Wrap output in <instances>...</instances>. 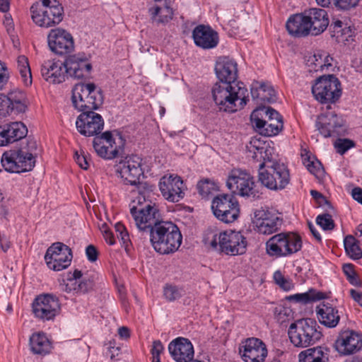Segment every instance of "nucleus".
I'll return each mask as SVG.
<instances>
[{"mask_svg":"<svg viewBox=\"0 0 362 362\" xmlns=\"http://www.w3.org/2000/svg\"><path fill=\"white\" fill-rule=\"evenodd\" d=\"M132 216L136 228L149 233L154 250L162 255L173 253L182 243V235L177 226L168 221H160L156 206L148 205L146 209L133 207Z\"/></svg>","mask_w":362,"mask_h":362,"instance_id":"f257e3e1","label":"nucleus"},{"mask_svg":"<svg viewBox=\"0 0 362 362\" xmlns=\"http://www.w3.org/2000/svg\"><path fill=\"white\" fill-rule=\"evenodd\" d=\"M92 65L83 53L69 55L64 62H45L42 66L41 74L47 82L53 84L64 82L66 77L83 78L90 73Z\"/></svg>","mask_w":362,"mask_h":362,"instance_id":"f03ea898","label":"nucleus"},{"mask_svg":"<svg viewBox=\"0 0 362 362\" xmlns=\"http://www.w3.org/2000/svg\"><path fill=\"white\" fill-rule=\"evenodd\" d=\"M125 141L120 134H118V146L115 147L102 144L101 138L96 136L93 139V148L98 155L105 159L115 158H124L121 160L116 168V173L119 177L125 181H136L140 179L144 173L141 168V159L134 156H127L124 152Z\"/></svg>","mask_w":362,"mask_h":362,"instance_id":"7ed1b4c3","label":"nucleus"},{"mask_svg":"<svg viewBox=\"0 0 362 362\" xmlns=\"http://www.w3.org/2000/svg\"><path fill=\"white\" fill-rule=\"evenodd\" d=\"M247 89L239 84L216 83L211 90L213 100L220 111L235 112L248 101Z\"/></svg>","mask_w":362,"mask_h":362,"instance_id":"20e7f679","label":"nucleus"},{"mask_svg":"<svg viewBox=\"0 0 362 362\" xmlns=\"http://www.w3.org/2000/svg\"><path fill=\"white\" fill-rule=\"evenodd\" d=\"M288 334L292 344L298 348L312 346L322 337L320 327L311 318L301 319L291 323Z\"/></svg>","mask_w":362,"mask_h":362,"instance_id":"39448f33","label":"nucleus"},{"mask_svg":"<svg viewBox=\"0 0 362 362\" xmlns=\"http://www.w3.org/2000/svg\"><path fill=\"white\" fill-rule=\"evenodd\" d=\"M31 18L40 27L49 28L60 23L64 17V8L57 0H41L30 7Z\"/></svg>","mask_w":362,"mask_h":362,"instance_id":"423d86ee","label":"nucleus"},{"mask_svg":"<svg viewBox=\"0 0 362 362\" xmlns=\"http://www.w3.org/2000/svg\"><path fill=\"white\" fill-rule=\"evenodd\" d=\"M251 121L260 134L265 136L278 134L283 129V118L270 107L260 106L253 110Z\"/></svg>","mask_w":362,"mask_h":362,"instance_id":"0eeeda50","label":"nucleus"},{"mask_svg":"<svg viewBox=\"0 0 362 362\" xmlns=\"http://www.w3.org/2000/svg\"><path fill=\"white\" fill-rule=\"evenodd\" d=\"M210 245L227 255H238L246 252L247 241L240 232L228 230L215 235Z\"/></svg>","mask_w":362,"mask_h":362,"instance_id":"6e6552de","label":"nucleus"},{"mask_svg":"<svg viewBox=\"0 0 362 362\" xmlns=\"http://www.w3.org/2000/svg\"><path fill=\"white\" fill-rule=\"evenodd\" d=\"M312 93L321 103H334L341 95L340 81L334 75L321 76L313 86Z\"/></svg>","mask_w":362,"mask_h":362,"instance_id":"1a4fd4ad","label":"nucleus"},{"mask_svg":"<svg viewBox=\"0 0 362 362\" xmlns=\"http://www.w3.org/2000/svg\"><path fill=\"white\" fill-rule=\"evenodd\" d=\"M211 209L216 218L226 223L234 222L240 215L239 203L232 194L216 196L211 202Z\"/></svg>","mask_w":362,"mask_h":362,"instance_id":"9d476101","label":"nucleus"},{"mask_svg":"<svg viewBox=\"0 0 362 362\" xmlns=\"http://www.w3.org/2000/svg\"><path fill=\"white\" fill-rule=\"evenodd\" d=\"M315 126L325 138L344 135L346 132V121L335 112H326L317 118Z\"/></svg>","mask_w":362,"mask_h":362,"instance_id":"9b49d317","label":"nucleus"},{"mask_svg":"<svg viewBox=\"0 0 362 362\" xmlns=\"http://www.w3.org/2000/svg\"><path fill=\"white\" fill-rule=\"evenodd\" d=\"M72 257L71 248L60 242L53 243L45 255L47 267L54 271L66 269L71 264Z\"/></svg>","mask_w":362,"mask_h":362,"instance_id":"f8f14e48","label":"nucleus"},{"mask_svg":"<svg viewBox=\"0 0 362 362\" xmlns=\"http://www.w3.org/2000/svg\"><path fill=\"white\" fill-rule=\"evenodd\" d=\"M288 182H226L228 188L235 194L247 197H259L265 187L270 189H283Z\"/></svg>","mask_w":362,"mask_h":362,"instance_id":"ddd939ff","label":"nucleus"},{"mask_svg":"<svg viewBox=\"0 0 362 362\" xmlns=\"http://www.w3.org/2000/svg\"><path fill=\"white\" fill-rule=\"evenodd\" d=\"M76 126L81 134L85 136H92L101 132L104 127V120L100 114L93 110H88L82 112L78 115Z\"/></svg>","mask_w":362,"mask_h":362,"instance_id":"4468645a","label":"nucleus"},{"mask_svg":"<svg viewBox=\"0 0 362 362\" xmlns=\"http://www.w3.org/2000/svg\"><path fill=\"white\" fill-rule=\"evenodd\" d=\"M334 347L341 355L353 354L362 348V334L352 329L341 330L334 342Z\"/></svg>","mask_w":362,"mask_h":362,"instance_id":"2eb2a0df","label":"nucleus"},{"mask_svg":"<svg viewBox=\"0 0 362 362\" xmlns=\"http://www.w3.org/2000/svg\"><path fill=\"white\" fill-rule=\"evenodd\" d=\"M60 304L57 298L52 294L37 296L33 303V311L35 317L49 320L59 313Z\"/></svg>","mask_w":362,"mask_h":362,"instance_id":"dca6fc26","label":"nucleus"},{"mask_svg":"<svg viewBox=\"0 0 362 362\" xmlns=\"http://www.w3.org/2000/svg\"><path fill=\"white\" fill-rule=\"evenodd\" d=\"M47 40L50 49L59 55L70 53L74 49L72 35L62 28L52 29L47 35Z\"/></svg>","mask_w":362,"mask_h":362,"instance_id":"f3484780","label":"nucleus"},{"mask_svg":"<svg viewBox=\"0 0 362 362\" xmlns=\"http://www.w3.org/2000/svg\"><path fill=\"white\" fill-rule=\"evenodd\" d=\"M239 352L245 362H264L267 356L266 344L255 337L245 339L239 348Z\"/></svg>","mask_w":362,"mask_h":362,"instance_id":"a211bd4d","label":"nucleus"},{"mask_svg":"<svg viewBox=\"0 0 362 362\" xmlns=\"http://www.w3.org/2000/svg\"><path fill=\"white\" fill-rule=\"evenodd\" d=\"M216 74L219 79L218 83L243 85L236 82L238 78L237 63L228 57H220L215 66Z\"/></svg>","mask_w":362,"mask_h":362,"instance_id":"6ab92c4d","label":"nucleus"},{"mask_svg":"<svg viewBox=\"0 0 362 362\" xmlns=\"http://www.w3.org/2000/svg\"><path fill=\"white\" fill-rule=\"evenodd\" d=\"M168 351L176 362H190L194 357V348L191 341L183 337H177L168 345Z\"/></svg>","mask_w":362,"mask_h":362,"instance_id":"aec40b11","label":"nucleus"},{"mask_svg":"<svg viewBox=\"0 0 362 362\" xmlns=\"http://www.w3.org/2000/svg\"><path fill=\"white\" fill-rule=\"evenodd\" d=\"M27 133L26 126L21 122L6 124L0 127V146L18 141L24 138Z\"/></svg>","mask_w":362,"mask_h":362,"instance_id":"412c9836","label":"nucleus"},{"mask_svg":"<svg viewBox=\"0 0 362 362\" xmlns=\"http://www.w3.org/2000/svg\"><path fill=\"white\" fill-rule=\"evenodd\" d=\"M192 37L194 43L203 49L214 48L218 42V33L209 26L204 25H199L194 29Z\"/></svg>","mask_w":362,"mask_h":362,"instance_id":"4be33fe9","label":"nucleus"},{"mask_svg":"<svg viewBox=\"0 0 362 362\" xmlns=\"http://www.w3.org/2000/svg\"><path fill=\"white\" fill-rule=\"evenodd\" d=\"M305 11L309 22L311 35H317L323 33L329 23L327 11L318 8H311Z\"/></svg>","mask_w":362,"mask_h":362,"instance_id":"5701e85b","label":"nucleus"},{"mask_svg":"<svg viewBox=\"0 0 362 362\" xmlns=\"http://www.w3.org/2000/svg\"><path fill=\"white\" fill-rule=\"evenodd\" d=\"M289 181V171L284 164L275 163L271 166H265L261 163L259 169V181Z\"/></svg>","mask_w":362,"mask_h":362,"instance_id":"b1692460","label":"nucleus"},{"mask_svg":"<svg viewBox=\"0 0 362 362\" xmlns=\"http://www.w3.org/2000/svg\"><path fill=\"white\" fill-rule=\"evenodd\" d=\"M286 29L290 35L297 37L311 35L305 11L291 16L286 23Z\"/></svg>","mask_w":362,"mask_h":362,"instance_id":"393cba45","label":"nucleus"},{"mask_svg":"<svg viewBox=\"0 0 362 362\" xmlns=\"http://www.w3.org/2000/svg\"><path fill=\"white\" fill-rule=\"evenodd\" d=\"M316 313L320 323L328 328H334L339 322L340 315L339 311L330 303H321L317 307Z\"/></svg>","mask_w":362,"mask_h":362,"instance_id":"a878e982","label":"nucleus"},{"mask_svg":"<svg viewBox=\"0 0 362 362\" xmlns=\"http://www.w3.org/2000/svg\"><path fill=\"white\" fill-rule=\"evenodd\" d=\"M288 247V240L286 233H281L274 235L266 243L267 252L272 256H287L290 255L285 251Z\"/></svg>","mask_w":362,"mask_h":362,"instance_id":"bb28decb","label":"nucleus"},{"mask_svg":"<svg viewBox=\"0 0 362 362\" xmlns=\"http://www.w3.org/2000/svg\"><path fill=\"white\" fill-rule=\"evenodd\" d=\"M184 182H159L163 197L170 202H178L185 196Z\"/></svg>","mask_w":362,"mask_h":362,"instance_id":"cd10ccee","label":"nucleus"},{"mask_svg":"<svg viewBox=\"0 0 362 362\" xmlns=\"http://www.w3.org/2000/svg\"><path fill=\"white\" fill-rule=\"evenodd\" d=\"M131 185H134L136 187V189L139 193V196L136 197V199L134 200L132 202L130 207V214H132V209L133 207L136 208H141L146 209L147 206L151 205V203L143 206L144 202H146L147 198H149L151 194L156 189V186L151 182H130ZM153 206H156L153 204Z\"/></svg>","mask_w":362,"mask_h":362,"instance_id":"c85d7f7f","label":"nucleus"},{"mask_svg":"<svg viewBox=\"0 0 362 362\" xmlns=\"http://www.w3.org/2000/svg\"><path fill=\"white\" fill-rule=\"evenodd\" d=\"M329 349L324 346H317L308 349L298 355L299 362H328Z\"/></svg>","mask_w":362,"mask_h":362,"instance_id":"c756f323","label":"nucleus"},{"mask_svg":"<svg viewBox=\"0 0 362 362\" xmlns=\"http://www.w3.org/2000/svg\"><path fill=\"white\" fill-rule=\"evenodd\" d=\"M19 155V162H24L27 165L25 167L28 169H33L35 164V157L37 155V141L30 139L25 146H22L20 149L16 150Z\"/></svg>","mask_w":362,"mask_h":362,"instance_id":"7c9ffc66","label":"nucleus"},{"mask_svg":"<svg viewBox=\"0 0 362 362\" xmlns=\"http://www.w3.org/2000/svg\"><path fill=\"white\" fill-rule=\"evenodd\" d=\"M18 157L19 155L16 151L10 153H4L1 158V163L4 170L9 173H16L31 170V169H28L25 167V165H27L23 161L19 162Z\"/></svg>","mask_w":362,"mask_h":362,"instance_id":"2f4dec72","label":"nucleus"},{"mask_svg":"<svg viewBox=\"0 0 362 362\" xmlns=\"http://www.w3.org/2000/svg\"><path fill=\"white\" fill-rule=\"evenodd\" d=\"M160 3L149 8L151 18L157 23H166L173 18V11L166 0Z\"/></svg>","mask_w":362,"mask_h":362,"instance_id":"473e14b6","label":"nucleus"},{"mask_svg":"<svg viewBox=\"0 0 362 362\" xmlns=\"http://www.w3.org/2000/svg\"><path fill=\"white\" fill-rule=\"evenodd\" d=\"M30 346L35 354L45 355L52 349L50 341L44 333L33 334L30 337Z\"/></svg>","mask_w":362,"mask_h":362,"instance_id":"72a5a7b5","label":"nucleus"},{"mask_svg":"<svg viewBox=\"0 0 362 362\" xmlns=\"http://www.w3.org/2000/svg\"><path fill=\"white\" fill-rule=\"evenodd\" d=\"M103 103V95L101 90L97 88L94 84L89 96L86 101L82 100L81 105L78 104V110L81 112L97 110Z\"/></svg>","mask_w":362,"mask_h":362,"instance_id":"f704fd0d","label":"nucleus"},{"mask_svg":"<svg viewBox=\"0 0 362 362\" xmlns=\"http://www.w3.org/2000/svg\"><path fill=\"white\" fill-rule=\"evenodd\" d=\"M93 83H80L74 86L72 89L71 100L74 106L78 109V104L81 105L82 100L86 101L93 88Z\"/></svg>","mask_w":362,"mask_h":362,"instance_id":"c9c22d12","label":"nucleus"},{"mask_svg":"<svg viewBox=\"0 0 362 362\" xmlns=\"http://www.w3.org/2000/svg\"><path fill=\"white\" fill-rule=\"evenodd\" d=\"M302 158L304 165L310 173L315 175L316 179L319 180L326 179L325 170L319 160H315L314 158L311 160L308 152L302 154Z\"/></svg>","mask_w":362,"mask_h":362,"instance_id":"e433bc0d","label":"nucleus"},{"mask_svg":"<svg viewBox=\"0 0 362 362\" xmlns=\"http://www.w3.org/2000/svg\"><path fill=\"white\" fill-rule=\"evenodd\" d=\"M282 224V219L276 215L265 221L257 223V229L259 233L269 235L276 232Z\"/></svg>","mask_w":362,"mask_h":362,"instance_id":"4c0bfd02","label":"nucleus"},{"mask_svg":"<svg viewBox=\"0 0 362 362\" xmlns=\"http://www.w3.org/2000/svg\"><path fill=\"white\" fill-rule=\"evenodd\" d=\"M324 298V294L321 292H316L315 290L310 289L308 292L303 293H296L288 296L286 298L289 301H295L306 304L313 301L321 300Z\"/></svg>","mask_w":362,"mask_h":362,"instance_id":"58836bf2","label":"nucleus"},{"mask_svg":"<svg viewBox=\"0 0 362 362\" xmlns=\"http://www.w3.org/2000/svg\"><path fill=\"white\" fill-rule=\"evenodd\" d=\"M344 245L346 254L354 260L362 257V250L359 247V242L353 235H346L344 240Z\"/></svg>","mask_w":362,"mask_h":362,"instance_id":"ea45409f","label":"nucleus"},{"mask_svg":"<svg viewBox=\"0 0 362 362\" xmlns=\"http://www.w3.org/2000/svg\"><path fill=\"white\" fill-rule=\"evenodd\" d=\"M18 69L24 83L28 86L32 83V75L28 59L24 55L19 56L17 59Z\"/></svg>","mask_w":362,"mask_h":362,"instance_id":"a19ab883","label":"nucleus"},{"mask_svg":"<svg viewBox=\"0 0 362 362\" xmlns=\"http://www.w3.org/2000/svg\"><path fill=\"white\" fill-rule=\"evenodd\" d=\"M288 240V247L285 250L289 255L296 253L302 247V240L299 235L295 233H286Z\"/></svg>","mask_w":362,"mask_h":362,"instance_id":"79ce46f5","label":"nucleus"},{"mask_svg":"<svg viewBox=\"0 0 362 362\" xmlns=\"http://www.w3.org/2000/svg\"><path fill=\"white\" fill-rule=\"evenodd\" d=\"M322 57L323 55L321 54H315L309 57L306 63L309 68V71H322L325 69V64L322 63Z\"/></svg>","mask_w":362,"mask_h":362,"instance_id":"37998d69","label":"nucleus"},{"mask_svg":"<svg viewBox=\"0 0 362 362\" xmlns=\"http://www.w3.org/2000/svg\"><path fill=\"white\" fill-rule=\"evenodd\" d=\"M259 88L262 92L261 102L271 103L275 101V90L270 85L261 83L259 84Z\"/></svg>","mask_w":362,"mask_h":362,"instance_id":"c03bdc74","label":"nucleus"},{"mask_svg":"<svg viewBox=\"0 0 362 362\" xmlns=\"http://www.w3.org/2000/svg\"><path fill=\"white\" fill-rule=\"evenodd\" d=\"M316 223L325 230H332L335 226L332 216L329 213L318 215L316 218Z\"/></svg>","mask_w":362,"mask_h":362,"instance_id":"a18cd8bd","label":"nucleus"},{"mask_svg":"<svg viewBox=\"0 0 362 362\" xmlns=\"http://www.w3.org/2000/svg\"><path fill=\"white\" fill-rule=\"evenodd\" d=\"M253 177L250 173L246 170L240 168L233 169L228 175V181L230 180H240V181H252Z\"/></svg>","mask_w":362,"mask_h":362,"instance_id":"49530a36","label":"nucleus"},{"mask_svg":"<svg viewBox=\"0 0 362 362\" xmlns=\"http://www.w3.org/2000/svg\"><path fill=\"white\" fill-rule=\"evenodd\" d=\"M163 294L168 300L174 301L182 297L183 291L175 286L167 285L164 287Z\"/></svg>","mask_w":362,"mask_h":362,"instance_id":"de8ad7c7","label":"nucleus"},{"mask_svg":"<svg viewBox=\"0 0 362 362\" xmlns=\"http://www.w3.org/2000/svg\"><path fill=\"white\" fill-rule=\"evenodd\" d=\"M343 272L346 275L349 283L356 286H361V281L358 279L357 274L354 270V265L351 264H345L343 265Z\"/></svg>","mask_w":362,"mask_h":362,"instance_id":"09e8293b","label":"nucleus"},{"mask_svg":"<svg viewBox=\"0 0 362 362\" xmlns=\"http://www.w3.org/2000/svg\"><path fill=\"white\" fill-rule=\"evenodd\" d=\"M274 279L276 284H278L284 291H290L293 288V284L288 279H286L280 271H276L274 274Z\"/></svg>","mask_w":362,"mask_h":362,"instance_id":"8fccbe9b","label":"nucleus"},{"mask_svg":"<svg viewBox=\"0 0 362 362\" xmlns=\"http://www.w3.org/2000/svg\"><path fill=\"white\" fill-rule=\"evenodd\" d=\"M11 105L12 99L0 93V117L10 114Z\"/></svg>","mask_w":362,"mask_h":362,"instance_id":"3c124183","label":"nucleus"},{"mask_svg":"<svg viewBox=\"0 0 362 362\" xmlns=\"http://www.w3.org/2000/svg\"><path fill=\"white\" fill-rule=\"evenodd\" d=\"M354 146V142L352 140L348 139H339L334 143V147L337 149V153L341 155L344 154L349 148Z\"/></svg>","mask_w":362,"mask_h":362,"instance_id":"603ef678","label":"nucleus"},{"mask_svg":"<svg viewBox=\"0 0 362 362\" xmlns=\"http://www.w3.org/2000/svg\"><path fill=\"white\" fill-rule=\"evenodd\" d=\"M216 182H198L197 187L199 194L206 198L212 193L215 188Z\"/></svg>","mask_w":362,"mask_h":362,"instance_id":"864d4df0","label":"nucleus"},{"mask_svg":"<svg viewBox=\"0 0 362 362\" xmlns=\"http://www.w3.org/2000/svg\"><path fill=\"white\" fill-rule=\"evenodd\" d=\"M93 287V282L89 279H84L80 282L76 281V293H86Z\"/></svg>","mask_w":362,"mask_h":362,"instance_id":"5fc2aeb1","label":"nucleus"},{"mask_svg":"<svg viewBox=\"0 0 362 362\" xmlns=\"http://www.w3.org/2000/svg\"><path fill=\"white\" fill-rule=\"evenodd\" d=\"M275 216V214H272L268 209H264L261 208L259 209H257L255 211V223L257 226V223H262V221H265L268 220L269 218Z\"/></svg>","mask_w":362,"mask_h":362,"instance_id":"6e6d98bb","label":"nucleus"},{"mask_svg":"<svg viewBox=\"0 0 362 362\" xmlns=\"http://www.w3.org/2000/svg\"><path fill=\"white\" fill-rule=\"evenodd\" d=\"M310 194L312 195L313 198L315 199L319 203L320 205H326L327 207V211H328L329 209H334L331 203L320 192L316 190H311Z\"/></svg>","mask_w":362,"mask_h":362,"instance_id":"4d7b16f0","label":"nucleus"},{"mask_svg":"<svg viewBox=\"0 0 362 362\" xmlns=\"http://www.w3.org/2000/svg\"><path fill=\"white\" fill-rule=\"evenodd\" d=\"M359 0H336L335 6L342 10H349L355 7Z\"/></svg>","mask_w":362,"mask_h":362,"instance_id":"13d9d810","label":"nucleus"},{"mask_svg":"<svg viewBox=\"0 0 362 362\" xmlns=\"http://www.w3.org/2000/svg\"><path fill=\"white\" fill-rule=\"evenodd\" d=\"M164 347L160 340H155L153 342L151 353L152 358H160V354L163 352Z\"/></svg>","mask_w":362,"mask_h":362,"instance_id":"bf43d9fd","label":"nucleus"},{"mask_svg":"<svg viewBox=\"0 0 362 362\" xmlns=\"http://www.w3.org/2000/svg\"><path fill=\"white\" fill-rule=\"evenodd\" d=\"M59 288L62 291L66 293H71L72 291L76 293V281H73L71 279L67 278V281L63 280L59 284Z\"/></svg>","mask_w":362,"mask_h":362,"instance_id":"052dcab7","label":"nucleus"},{"mask_svg":"<svg viewBox=\"0 0 362 362\" xmlns=\"http://www.w3.org/2000/svg\"><path fill=\"white\" fill-rule=\"evenodd\" d=\"M86 255L90 262H94L98 259V252L94 245H89L86 249Z\"/></svg>","mask_w":362,"mask_h":362,"instance_id":"680f3d73","label":"nucleus"},{"mask_svg":"<svg viewBox=\"0 0 362 362\" xmlns=\"http://www.w3.org/2000/svg\"><path fill=\"white\" fill-rule=\"evenodd\" d=\"M100 138H101V140L104 139L107 144L110 146L111 148H112L113 144H115V146H118V137L113 139L112 132L110 131L105 132Z\"/></svg>","mask_w":362,"mask_h":362,"instance_id":"e2e57ef3","label":"nucleus"},{"mask_svg":"<svg viewBox=\"0 0 362 362\" xmlns=\"http://www.w3.org/2000/svg\"><path fill=\"white\" fill-rule=\"evenodd\" d=\"M27 108L26 105L21 100L12 99V105L11 106V112L16 110L18 112H24Z\"/></svg>","mask_w":362,"mask_h":362,"instance_id":"0e129e2a","label":"nucleus"},{"mask_svg":"<svg viewBox=\"0 0 362 362\" xmlns=\"http://www.w3.org/2000/svg\"><path fill=\"white\" fill-rule=\"evenodd\" d=\"M103 228L102 232L105 241L110 245H114L115 241L112 233L107 229L106 224L103 225Z\"/></svg>","mask_w":362,"mask_h":362,"instance_id":"69168bd1","label":"nucleus"},{"mask_svg":"<svg viewBox=\"0 0 362 362\" xmlns=\"http://www.w3.org/2000/svg\"><path fill=\"white\" fill-rule=\"evenodd\" d=\"M74 159L78 165L83 169L88 168V161L86 157L83 154H79L76 152L74 154Z\"/></svg>","mask_w":362,"mask_h":362,"instance_id":"338daca9","label":"nucleus"},{"mask_svg":"<svg viewBox=\"0 0 362 362\" xmlns=\"http://www.w3.org/2000/svg\"><path fill=\"white\" fill-rule=\"evenodd\" d=\"M344 25V23L341 21L336 20L331 23L330 29H332V31L334 33V35L339 34V33L343 34Z\"/></svg>","mask_w":362,"mask_h":362,"instance_id":"774afa93","label":"nucleus"}]
</instances>
